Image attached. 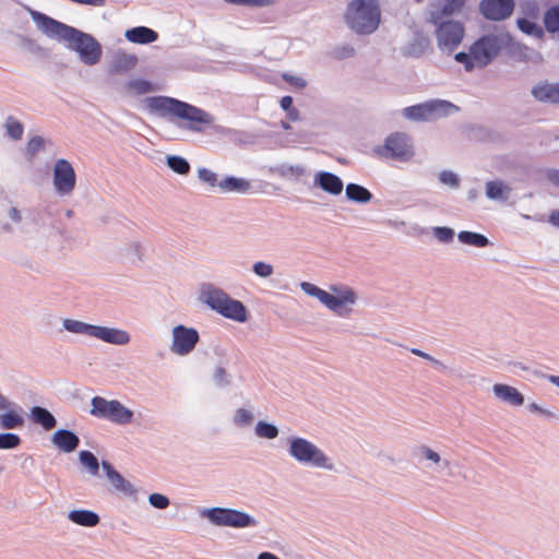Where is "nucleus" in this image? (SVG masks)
I'll return each instance as SVG.
<instances>
[{
	"mask_svg": "<svg viewBox=\"0 0 559 559\" xmlns=\"http://www.w3.org/2000/svg\"><path fill=\"white\" fill-rule=\"evenodd\" d=\"M228 3L251 5V7H265L275 2V0H224Z\"/></svg>",
	"mask_w": 559,
	"mask_h": 559,
	"instance_id": "864d4df0",
	"label": "nucleus"
},
{
	"mask_svg": "<svg viewBox=\"0 0 559 559\" xmlns=\"http://www.w3.org/2000/svg\"><path fill=\"white\" fill-rule=\"evenodd\" d=\"M94 338L117 346L127 345L131 341L128 331L103 325H96Z\"/></svg>",
	"mask_w": 559,
	"mask_h": 559,
	"instance_id": "f3484780",
	"label": "nucleus"
},
{
	"mask_svg": "<svg viewBox=\"0 0 559 559\" xmlns=\"http://www.w3.org/2000/svg\"><path fill=\"white\" fill-rule=\"evenodd\" d=\"M511 188L502 180H490L486 182V197L492 201L504 202L508 200Z\"/></svg>",
	"mask_w": 559,
	"mask_h": 559,
	"instance_id": "c85d7f7f",
	"label": "nucleus"
},
{
	"mask_svg": "<svg viewBox=\"0 0 559 559\" xmlns=\"http://www.w3.org/2000/svg\"><path fill=\"white\" fill-rule=\"evenodd\" d=\"M10 219H12L15 223H19L21 221V213L16 207H11L8 213Z\"/></svg>",
	"mask_w": 559,
	"mask_h": 559,
	"instance_id": "e2e57ef3",
	"label": "nucleus"
},
{
	"mask_svg": "<svg viewBox=\"0 0 559 559\" xmlns=\"http://www.w3.org/2000/svg\"><path fill=\"white\" fill-rule=\"evenodd\" d=\"M287 454L301 466L335 471L333 460L316 443L307 438L290 436L286 439Z\"/></svg>",
	"mask_w": 559,
	"mask_h": 559,
	"instance_id": "39448f33",
	"label": "nucleus"
},
{
	"mask_svg": "<svg viewBox=\"0 0 559 559\" xmlns=\"http://www.w3.org/2000/svg\"><path fill=\"white\" fill-rule=\"evenodd\" d=\"M459 108L451 102L431 99L403 109L404 118L414 121H430L449 116Z\"/></svg>",
	"mask_w": 559,
	"mask_h": 559,
	"instance_id": "9d476101",
	"label": "nucleus"
},
{
	"mask_svg": "<svg viewBox=\"0 0 559 559\" xmlns=\"http://www.w3.org/2000/svg\"><path fill=\"white\" fill-rule=\"evenodd\" d=\"M518 27L526 35L535 38H542L544 36V29L535 22L522 17L518 19Z\"/></svg>",
	"mask_w": 559,
	"mask_h": 559,
	"instance_id": "58836bf2",
	"label": "nucleus"
},
{
	"mask_svg": "<svg viewBox=\"0 0 559 559\" xmlns=\"http://www.w3.org/2000/svg\"><path fill=\"white\" fill-rule=\"evenodd\" d=\"M52 185L60 197L72 194L76 185V175L73 166L68 159L59 158L52 168Z\"/></svg>",
	"mask_w": 559,
	"mask_h": 559,
	"instance_id": "4468645a",
	"label": "nucleus"
},
{
	"mask_svg": "<svg viewBox=\"0 0 559 559\" xmlns=\"http://www.w3.org/2000/svg\"><path fill=\"white\" fill-rule=\"evenodd\" d=\"M280 430L276 425L265 420H259L254 427V435L260 439L273 440L278 437Z\"/></svg>",
	"mask_w": 559,
	"mask_h": 559,
	"instance_id": "f704fd0d",
	"label": "nucleus"
},
{
	"mask_svg": "<svg viewBox=\"0 0 559 559\" xmlns=\"http://www.w3.org/2000/svg\"><path fill=\"white\" fill-rule=\"evenodd\" d=\"M214 382L219 388H225L230 384V376L223 367H217L213 374Z\"/></svg>",
	"mask_w": 559,
	"mask_h": 559,
	"instance_id": "3c124183",
	"label": "nucleus"
},
{
	"mask_svg": "<svg viewBox=\"0 0 559 559\" xmlns=\"http://www.w3.org/2000/svg\"><path fill=\"white\" fill-rule=\"evenodd\" d=\"M143 250L144 248L142 243L139 241H134L126 248V255L132 261L141 260Z\"/></svg>",
	"mask_w": 559,
	"mask_h": 559,
	"instance_id": "603ef678",
	"label": "nucleus"
},
{
	"mask_svg": "<svg viewBox=\"0 0 559 559\" xmlns=\"http://www.w3.org/2000/svg\"><path fill=\"white\" fill-rule=\"evenodd\" d=\"M345 195L349 201L361 204L368 203L372 199V193L367 188L353 182L346 186Z\"/></svg>",
	"mask_w": 559,
	"mask_h": 559,
	"instance_id": "7c9ffc66",
	"label": "nucleus"
},
{
	"mask_svg": "<svg viewBox=\"0 0 559 559\" xmlns=\"http://www.w3.org/2000/svg\"><path fill=\"white\" fill-rule=\"evenodd\" d=\"M284 79L286 82L298 88H304L307 85L306 81L300 76L284 75Z\"/></svg>",
	"mask_w": 559,
	"mask_h": 559,
	"instance_id": "6e6d98bb",
	"label": "nucleus"
},
{
	"mask_svg": "<svg viewBox=\"0 0 559 559\" xmlns=\"http://www.w3.org/2000/svg\"><path fill=\"white\" fill-rule=\"evenodd\" d=\"M146 107L151 112L160 117H171L188 122V129L202 132L204 126H210L215 118L207 111L168 96H152L146 98Z\"/></svg>",
	"mask_w": 559,
	"mask_h": 559,
	"instance_id": "f03ea898",
	"label": "nucleus"
},
{
	"mask_svg": "<svg viewBox=\"0 0 559 559\" xmlns=\"http://www.w3.org/2000/svg\"><path fill=\"white\" fill-rule=\"evenodd\" d=\"M126 86L135 95H143L153 92L152 83L143 79L130 80L127 82Z\"/></svg>",
	"mask_w": 559,
	"mask_h": 559,
	"instance_id": "37998d69",
	"label": "nucleus"
},
{
	"mask_svg": "<svg viewBox=\"0 0 559 559\" xmlns=\"http://www.w3.org/2000/svg\"><path fill=\"white\" fill-rule=\"evenodd\" d=\"M546 176L552 185L559 187V169H548Z\"/></svg>",
	"mask_w": 559,
	"mask_h": 559,
	"instance_id": "13d9d810",
	"label": "nucleus"
},
{
	"mask_svg": "<svg viewBox=\"0 0 559 559\" xmlns=\"http://www.w3.org/2000/svg\"><path fill=\"white\" fill-rule=\"evenodd\" d=\"M436 26V37L439 49L442 52H453L462 43L465 28L461 22L442 20L432 23Z\"/></svg>",
	"mask_w": 559,
	"mask_h": 559,
	"instance_id": "f8f14e48",
	"label": "nucleus"
},
{
	"mask_svg": "<svg viewBox=\"0 0 559 559\" xmlns=\"http://www.w3.org/2000/svg\"><path fill=\"white\" fill-rule=\"evenodd\" d=\"M544 25L549 33L559 32V4L550 7L545 12Z\"/></svg>",
	"mask_w": 559,
	"mask_h": 559,
	"instance_id": "4c0bfd02",
	"label": "nucleus"
},
{
	"mask_svg": "<svg viewBox=\"0 0 559 559\" xmlns=\"http://www.w3.org/2000/svg\"><path fill=\"white\" fill-rule=\"evenodd\" d=\"M439 181L442 185L449 186L451 188H457L460 185V179L457 175L451 170H442L439 174Z\"/></svg>",
	"mask_w": 559,
	"mask_h": 559,
	"instance_id": "8fccbe9b",
	"label": "nucleus"
},
{
	"mask_svg": "<svg viewBox=\"0 0 559 559\" xmlns=\"http://www.w3.org/2000/svg\"><path fill=\"white\" fill-rule=\"evenodd\" d=\"M457 239L464 245H468L476 248H484L489 245V239L481 234L462 230L457 234Z\"/></svg>",
	"mask_w": 559,
	"mask_h": 559,
	"instance_id": "72a5a7b5",
	"label": "nucleus"
},
{
	"mask_svg": "<svg viewBox=\"0 0 559 559\" xmlns=\"http://www.w3.org/2000/svg\"><path fill=\"white\" fill-rule=\"evenodd\" d=\"M138 62V58L134 55L120 53L117 55L112 61V71L122 72L132 69Z\"/></svg>",
	"mask_w": 559,
	"mask_h": 559,
	"instance_id": "c9c22d12",
	"label": "nucleus"
},
{
	"mask_svg": "<svg viewBox=\"0 0 559 559\" xmlns=\"http://www.w3.org/2000/svg\"><path fill=\"white\" fill-rule=\"evenodd\" d=\"M147 500L153 508L159 510L167 509L170 504V500L167 496L157 492L151 493Z\"/></svg>",
	"mask_w": 559,
	"mask_h": 559,
	"instance_id": "09e8293b",
	"label": "nucleus"
},
{
	"mask_svg": "<svg viewBox=\"0 0 559 559\" xmlns=\"http://www.w3.org/2000/svg\"><path fill=\"white\" fill-rule=\"evenodd\" d=\"M200 515L215 526L246 528L259 525V521L249 513L231 508L213 507L203 509Z\"/></svg>",
	"mask_w": 559,
	"mask_h": 559,
	"instance_id": "0eeeda50",
	"label": "nucleus"
},
{
	"mask_svg": "<svg viewBox=\"0 0 559 559\" xmlns=\"http://www.w3.org/2000/svg\"><path fill=\"white\" fill-rule=\"evenodd\" d=\"M22 440L19 435L13 432L0 433V450H12L21 444Z\"/></svg>",
	"mask_w": 559,
	"mask_h": 559,
	"instance_id": "c03bdc74",
	"label": "nucleus"
},
{
	"mask_svg": "<svg viewBox=\"0 0 559 559\" xmlns=\"http://www.w3.org/2000/svg\"><path fill=\"white\" fill-rule=\"evenodd\" d=\"M44 142H45L44 139L39 135L33 136L27 142V152L31 155L36 154L37 152H39L40 150L44 148Z\"/></svg>",
	"mask_w": 559,
	"mask_h": 559,
	"instance_id": "5fc2aeb1",
	"label": "nucleus"
},
{
	"mask_svg": "<svg viewBox=\"0 0 559 559\" xmlns=\"http://www.w3.org/2000/svg\"><path fill=\"white\" fill-rule=\"evenodd\" d=\"M283 110L287 111L293 108V98L290 96H283L280 100Z\"/></svg>",
	"mask_w": 559,
	"mask_h": 559,
	"instance_id": "bf43d9fd",
	"label": "nucleus"
},
{
	"mask_svg": "<svg viewBox=\"0 0 559 559\" xmlns=\"http://www.w3.org/2000/svg\"><path fill=\"white\" fill-rule=\"evenodd\" d=\"M271 173L285 179H299L306 174V169L302 165H287L281 164L271 167Z\"/></svg>",
	"mask_w": 559,
	"mask_h": 559,
	"instance_id": "2f4dec72",
	"label": "nucleus"
},
{
	"mask_svg": "<svg viewBox=\"0 0 559 559\" xmlns=\"http://www.w3.org/2000/svg\"><path fill=\"white\" fill-rule=\"evenodd\" d=\"M80 463L87 468L91 475H97L99 471V462L97 457L87 450H83L79 453Z\"/></svg>",
	"mask_w": 559,
	"mask_h": 559,
	"instance_id": "ea45409f",
	"label": "nucleus"
},
{
	"mask_svg": "<svg viewBox=\"0 0 559 559\" xmlns=\"http://www.w3.org/2000/svg\"><path fill=\"white\" fill-rule=\"evenodd\" d=\"M32 20L38 31L51 39L63 41L68 49L75 51L86 66L99 62L103 53L102 45L91 34L59 22L41 12L32 11Z\"/></svg>",
	"mask_w": 559,
	"mask_h": 559,
	"instance_id": "f257e3e1",
	"label": "nucleus"
},
{
	"mask_svg": "<svg viewBox=\"0 0 559 559\" xmlns=\"http://www.w3.org/2000/svg\"><path fill=\"white\" fill-rule=\"evenodd\" d=\"M8 412L0 415V426L5 430L16 429L24 425V418L22 416V408L12 407L7 409Z\"/></svg>",
	"mask_w": 559,
	"mask_h": 559,
	"instance_id": "c756f323",
	"label": "nucleus"
},
{
	"mask_svg": "<svg viewBox=\"0 0 559 559\" xmlns=\"http://www.w3.org/2000/svg\"><path fill=\"white\" fill-rule=\"evenodd\" d=\"M378 0H353L346 10V22L357 34H371L380 23Z\"/></svg>",
	"mask_w": 559,
	"mask_h": 559,
	"instance_id": "423d86ee",
	"label": "nucleus"
},
{
	"mask_svg": "<svg viewBox=\"0 0 559 559\" xmlns=\"http://www.w3.org/2000/svg\"><path fill=\"white\" fill-rule=\"evenodd\" d=\"M90 414L96 418L106 419L116 425H129L133 420V411L118 400H107L94 396L91 400Z\"/></svg>",
	"mask_w": 559,
	"mask_h": 559,
	"instance_id": "6e6552de",
	"label": "nucleus"
},
{
	"mask_svg": "<svg viewBox=\"0 0 559 559\" xmlns=\"http://www.w3.org/2000/svg\"><path fill=\"white\" fill-rule=\"evenodd\" d=\"M218 190L222 193L247 194L252 190V183L246 178L226 176L219 180Z\"/></svg>",
	"mask_w": 559,
	"mask_h": 559,
	"instance_id": "4be33fe9",
	"label": "nucleus"
},
{
	"mask_svg": "<svg viewBox=\"0 0 559 559\" xmlns=\"http://www.w3.org/2000/svg\"><path fill=\"white\" fill-rule=\"evenodd\" d=\"M465 3V0H439L438 4H432L429 11L430 23H437L444 20L448 16L461 11Z\"/></svg>",
	"mask_w": 559,
	"mask_h": 559,
	"instance_id": "a211bd4d",
	"label": "nucleus"
},
{
	"mask_svg": "<svg viewBox=\"0 0 559 559\" xmlns=\"http://www.w3.org/2000/svg\"><path fill=\"white\" fill-rule=\"evenodd\" d=\"M68 519L72 523L80 525V526H85V527H94L100 521V519L96 512L91 511V510H85V509L71 510L68 513Z\"/></svg>",
	"mask_w": 559,
	"mask_h": 559,
	"instance_id": "393cba45",
	"label": "nucleus"
},
{
	"mask_svg": "<svg viewBox=\"0 0 559 559\" xmlns=\"http://www.w3.org/2000/svg\"><path fill=\"white\" fill-rule=\"evenodd\" d=\"M313 185L332 195L341 194L344 188L343 181L337 175L324 170L316 173Z\"/></svg>",
	"mask_w": 559,
	"mask_h": 559,
	"instance_id": "6ab92c4d",
	"label": "nucleus"
},
{
	"mask_svg": "<svg viewBox=\"0 0 559 559\" xmlns=\"http://www.w3.org/2000/svg\"><path fill=\"white\" fill-rule=\"evenodd\" d=\"M62 328L72 334L84 335L94 338L96 325L67 318L62 320Z\"/></svg>",
	"mask_w": 559,
	"mask_h": 559,
	"instance_id": "cd10ccee",
	"label": "nucleus"
},
{
	"mask_svg": "<svg viewBox=\"0 0 559 559\" xmlns=\"http://www.w3.org/2000/svg\"><path fill=\"white\" fill-rule=\"evenodd\" d=\"M374 153L382 158L407 162L413 157L414 150L407 134L395 132L386 136L382 145L376 146Z\"/></svg>",
	"mask_w": 559,
	"mask_h": 559,
	"instance_id": "9b49d317",
	"label": "nucleus"
},
{
	"mask_svg": "<svg viewBox=\"0 0 559 559\" xmlns=\"http://www.w3.org/2000/svg\"><path fill=\"white\" fill-rule=\"evenodd\" d=\"M433 236L443 243L453 241L454 230L450 227L438 226L432 228Z\"/></svg>",
	"mask_w": 559,
	"mask_h": 559,
	"instance_id": "de8ad7c7",
	"label": "nucleus"
},
{
	"mask_svg": "<svg viewBox=\"0 0 559 559\" xmlns=\"http://www.w3.org/2000/svg\"><path fill=\"white\" fill-rule=\"evenodd\" d=\"M166 164L174 173L182 176L188 175L191 169L189 162L178 155L167 156Z\"/></svg>",
	"mask_w": 559,
	"mask_h": 559,
	"instance_id": "e433bc0d",
	"label": "nucleus"
},
{
	"mask_svg": "<svg viewBox=\"0 0 559 559\" xmlns=\"http://www.w3.org/2000/svg\"><path fill=\"white\" fill-rule=\"evenodd\" d=\"M528 409L531 412L539 413V414H542L543 416H546V417H554L555 416V414L551 411H548V409L542 407L537 403H531L528 405Z\"/></svg>",
	"mask_w": 559,
	"mask_h": 559,
	"instance_id": "4d7b16f0",
	"label": "nucleus"
},
{
	"mask_svg": "<svg viewBox=\"0 0 559 559\" xmlns=\"http://www.w3.org/2000/svg\"><path fill=\"white\" fill-rule=\"evenodd\" d=\"M417 454L431 464L438 465L439 471H448V475L452 476L451 462L447 459H442L438 452L427 445H420L417 448Z\"/></svg>",
	"mask_w": 559,
	"mask_h": 559,
	"instance_id": "a878e982",
	"label": "nucleus"
},
{
	"mask_svg": "<svg viewBox=\"0 0 559 559\" xmlns=\"http://www.w3.org/2000/svg\"><path fill=\"white\" fill-rule=\"evenodd\" d=\"M532 95L540 103L559 104V83L540 82L533 86Z\"/></svg>",
	"mask_w": 559,
	"mask_h": 559,
	"instance_id": "412c9836",
	"label": "nucleus"
},
{
	"mask_svg": "<svg viewBox=\"0 0 559 559\" xmlns=\"http://www.w3.org/2000/svg\"><path fill=\"white\" fill-rule=\"evenodd\" d=\"M301 290L317 298L325 308L338 317H348L358 301L357 293L347 285H331L326 292L309 282L300 283Z\"/></svg>",
	"mask_w": 559,
	"mask_h": 559,
	"instance_id": "7ed1b4c3",
	"label": "nucleus"
},
{
	"mask_svg": "<svg viewBox=\"0 0 559 559\" xmlns=\"http://www.w3.org/2000/svg\"><path fill=\"white\" fill-rule=\"evenodd\" d=\"M286 112H287V118L289 120L296 121V120L299 119V111H298V109L293 107L292 109L287 110Z\"/></svg>",
	"mask_w": 559,
	"mask_h": 559,
	"instance_id": "69168bd1",
	"label": "nucleus"
},
{
	"mask_svg": "<svg viewBox=\"0 0 559 559\" xmlns=\"http://www.w3.org/2000/svg\"><path fill=\"white\" fill-rule=\"evenodd\" d=\"M257 559H281V558L270 551H263L258 555Z\"/></svg>",
	"mask_w": 559,
	"mask_h": 559,
	"instance_id": "338daca9",
	"label": "nucleus"
},
{
	"mask_svg": "<svg viewBox=\"0 0 559 559\" xmlns=\"http://www.w3.org/2000/svg\"><path fill=\"white\" fill-rule=\"evenodd\" d=\"M436 369L440 370V371H444L447 369L445 365L442 364L440 360L436 359L433 357V360L430 361Z\"/></svg>",
	"mask_w": 559,
	"mask_h": 559,
	"instance_id": "774afa93",
	"label": "nucleus"
},
{
	"mask_svg": "<svg viewBox=\"0 0 559 559\" xmlns=\"http://www.w3.org/2000/svg\"><path fill=\"white\" fill-rule=\"evenodd\" d=\"M197 177L202 183L207 185L210 188H218L219 180L218 175L215 171L206 167H199L197 169Z\"/></svg>",
	"mask_w": 559,
	"mask_h": 559,
	"instance_id": "79ce46f5",
	"label": "nucleus"
},
{
	"mask_svg": "<svg viewBox=\"0 0 559 559\" xmlns=\"http://www.w3.org/2000/svg\"><path fill=\"white\" fill-rule=\"evenodd\" d=\"M52 443L61 451L70 453L74 451L80 443L79 437L69 429H59L51 437Z\"/></svg>",
	"mask_w": 559,
	"mask_h": 559,
	"instance_id": "5701e85b",
	"label": "nucleus"
},
{
	"mask_svg": "<svg viewBox=\"0 0 559 559\" xmlns=\"http://www.w3.org/2000/svg\"><path fill=\"white\" fill-rule=\"evenodd\" d=\"M548 222L554 226L559 228V210L552 211L548 216Z\"/></svg>",
	"mask_w": 559,
	"mask_h": 559,
	"instance_id": "680f3d73",
	"label": "nucleus"
},
{
	"mask_svg": "<svg viewBox=\"0 0 559 559\" xmlns=\"http://www.w3.org/2000/svg\"><path fill=\"white\" fill-rule=\"evenodd\" d=\"M492 393L497 400L510 406H522L524 404V395L514 386L496 383L492 385Z\"/></svg>",
	"mask_w": 559,
	"mask_h": 559,
	"instance_id": "aec40b11",
	"label": "nucleus"
},
{
	"mask_svg": "<svg viewBox=\"0 0 559 559\" xmlns=\"http://www.w3.org/2000/svg\"><path fill=\"white\" fill-rule=\"evenodd\" d=\"M252 272L260 278H269L273 275L274 267L264 261H257L252 264Z\"/></svg>",
	"mask_w": 559,
	"mask_h": 559,
	"instance_id": "a18cd8bd",
	"label": "nucleus"
},
{
	"mask_svg": "<svg viewBox=\"0 0 559 559\" xmlns=\"http://www.w3.org/2000/svg\"><path fill=\"white\" fill-rule=\"evenodd\" d=\"M199 341L200 334L195 328L178 324L171 329L169 350L176 356L185 357L195 349Z\"/></svg>",
	"mask_w": 559,
	"mask_h": 559,
	"instance_id": "ddd939ff",
	"label": "nucleus"
},
{
	"mask_svg": "<svg viewBox=\"0 0 559 559\" xmlns=\"http://www.w3.org/2000/svg\"><path fill=\"white\" fill-rule=\"evenodd\" d=\"M102 468L116 492L122 493L126 497H132L136 493L134 486L116 471L109 462L103 461Z\"/></svg>",
	"mask_w": 559,
	"mask_h": 559,
	"instance_id": "dca6fc26",
	"label": "nucleus"
},
{
	"mask_svg": "<svg viewBox=\"0 0 559 559\" xmlns=\"http://www.w3.org/2000/svg\"><path fill=\"white\" fill-rule=\"evenodd\" d=\"M254 418L253 408L243 406L235 409L231 421L237 428L245 429L253 424Z\"/></svg>",
	"mask_w": 559,
	"mask_h": 559,
	"instance_id": "473e14b6",
	"label": "nucleus"
},
{
	"mask_svg": "<svg viewBox=\"0 0 559 559\" xmlns=\"http://www.w3.org/2000/svg\"><path fill=\"white\" fill-rule=\"evenodd\" d=\"M13 406L17 407V404L9 401L5 396H3L0 393V409H9V408H12Z\"/></svg>",
	"mask_w": 559,
	"mask_h": 559,
	"instance_id": "052dcab7",
	"label": "nucleus"
},
{
	"mask_svg": "<svg viewBox=\"0 0 559 559\" xmlns=\"http://www.w3.org/2000/svg\"><path fill=\"white\" fill-rule=\"evenodd\" d=\"M506 33H490L483 35L471 45V52L476 60L477 68L487 67L508 44Z\"/></svg>",
	"mask_w": 559,
	"mask_h": 559,
	"instance_id": "1a4fd4ad",
	"label": "nucleus"
},
{
	"mask_svg": "<svg viewBox=\"0 0 559 559\" xmlns=\"http://www.w3.org/2000/svg\"><path fill=\"white\" fill-rule=\"evenodd\" d=\"M481 14L491 21H501L509 17L514 10L513 0H481L479 4Z\"/></svg>",
	"mask_w": 559,
	"mask_h": 559,
	"instance_id": "2eb2a0df",
	"label": "nucleus"
},
{
	"mask_svg": "<svg viewBox=\"0 0 559 559\" xmlns=\"http://www.w3.org/2000/svg\"><path fill=\"white\" fill-rule=\"evenodd\" d=\"M8 135L14 140L19 141L22 139L24 133L23 124L14 117L9 116L4 123Z\"/></svg>",
	"mask_w": 559,
	"mask_h": 559,
	"instance_id": "a19ab883",
	"label": "nucleus"
},
{
	"mask_svg": "<svg viewBox=\"0 0 559 559\" xmlns=\"http://www.w3.org/2000/svg\"><path fill=\"white\" fill-rule=\"evenodd\" d=\"M124 37L130 43L146 45L157 40L158 34L150 27L135 26L130 29H127L124 33Z\"/></svg>",
	"mask_w": 559,
	"mask_h": 559,
	"instance_id": "b1692460",
	"label": "nucleus"
},
{
	"mask_svg": "<svg viewBox=\"0 0 559 559\" xmlns=\"http://www.w3.org/2000/svg\"><path fill=\"white\" fill-rule=\"evenodd\" d=\"M199 299L223 318L240 323L248 320L246 306L213 284H205L201 287Z\"/></svg>",
	"mask_w": 559,
	"mask_h": 559,
	"instance_id": "20e7f679",
	"label": "nucleus"
},
{
	"mask_svg": "<svg viewBox=\"0 0 559 559\" xmlns=\"http://www.w3.org/2000/svg\"><path fill=\"white\" fill-rule=\"evenodd\" d=\"M414 355L418 356V357H421L428 361H431L433 360V357L425 352H423L421 349H418V348H413L411 350Z\"/></svg>",
	"mask_w": 559,
	"mask_h": 559,
	"instance_id": "0e129e2a",
	"label": "nucleus"
},
{
	"mask_svg": "<svg viewBox=\"0 0 559 559\" xmlns=\"http://www.w3.org/2000/svg\"><path fill=\"white\" fill-rule=\"evenodd\" d=\"M29 418L33 423L40 425L45 430L49 431L57 425L56 417L45 407L33 406L29 412Z\"/></svg>",
	"mask_w": 559,
	"mask_h": 559,
	"instance_id": "bb28decb",
	"label": "nucleus"
},
{
	"mask_svg": "<svg viewBox=\"0 0 559 559\" xmlns=\"http://www.w3.org/2000/svg\"><path fill=\"white\" fill-rule=\"evenodd\" d=\"M454 59L456 62L462 63L467 72L473 71L474 68L477 67L476 60L474 59L471 50L468 52L460 51L455 53Z\"/></svg>",
	"mask_w": 559,
	"mask_h": 559,
	"instance_id": "49530a36",
	"label": "nucleus"
}]
</instances>
